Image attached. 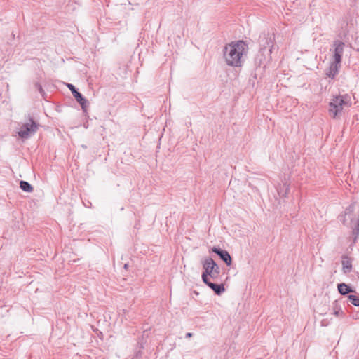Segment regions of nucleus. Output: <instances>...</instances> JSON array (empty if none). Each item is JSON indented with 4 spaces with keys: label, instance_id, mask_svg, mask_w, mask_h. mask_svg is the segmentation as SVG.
<instances>
[{
    "label": "nucleus",
    "instance_id": "f03ea898",
    "mask_svg": "<svg viewBox=\"0 0 359 359\" xmlns=\"http://www.w3.org/2000/svg\"><path fill=\"white\" fill-rule=\"evenodd\" d=\"M351 106V96L348 94L333 96L329 102L328 113L331 118L339 119L344 108Z\"/></svg>",
    "mask_w": 359,
    "mask_h": 359
},
{
    "label": "nucleus",
    "instance_id": "dca6fc26",
    "mask_svg": "<svg viewBox=\"0 0 359 359\" xmlns=\"http://www.w3.org/2000/svg\"><path fill=\"white\" fill-rule=\"evenodd\" d=\"M20 187L22 191L27 193H31L34 189L32 185L29 182L24 180H21L20 182Z\"/></svg>",
    "mask_w": 359,
    "mask_h": 359
},
{
    "label": "nucleus",
    "instance_id": "412c9836",
    "mask_svg": "<svg viewBox=\"0 0 359 359\" xmlns=\"http://www.w3.org/2000/svg\"><path fill=\"white\" fill-rule=\"evenodd\" d=\"M353 211V207L352 205H350L348 208L345 210V215L351 214Z\"/></svg>",
    "mask_w": 359,
    "mask_h": 359
},
{
    "label": "nucleus",
    "instance_id": "423d86ee",
    "mask_svg": "<svg viewBox=\"0 0 359 359\" xmlns=\"http://www.w3.org/2000/svg\"><path fill=\"white\" fill-rule=\"evenodd\" d=\"M333 61L341 62L342 61V56L344 50L345 43L340 40H335L333 42Z\"/></svg>",
    "mask_w": 359,
    "mask_h": 359
},
{
    "label": "nucleus",
    "instance_id": "4468645a",
    "mask_svg": "<svg viewBox=\"0 0 359 359\" xmlns=\"http://www.w3.org/2000/svg\"><path fill=\"white\" fill-rule=\"evenodd\" d=\"M290 190L289 184L284 183L282 186L277 188V191L280 197H286Z\"/></svg>",
    "mask_w": 359,
    "mask_h": 359
},
{
    "label": "nucleus",
    "instance_id": "aec40b11",
    "mask_svg": "<svg viewBox=\"0 0 359 359\" xmlns=\"http://www.w3.org/2000/svg\"><path fill=\"white\" fill-rule=\"evenodd\" d=\"M353 235H355L354 241H355L358 236H359V219L358 220L355 228L353 230Z\"/></svg>",
    "mask_w": 359,
    "mask_h": 359
},
{
    "label": "nucleus",
    "instance_id": "39448f33",
    "mask_svg": "<svg viewBox=\"0 0 359 359\" xmlns=\"http://www.w3.org/2000/svg\"><path fill=\"white\" fill-rule=\"evenodd\" d=\"M214 260L211 257H207L203 261H202V265L203 271L202 273V280L205 281L209 280L208 277L214 279V276H212V267L214 266Z\"/></svg>",
    "mask_w": 359,
    "mask_h": 359
},
{
    "label": "nucleus",
    "instance_id": "9d476101",
    "mask_svg": "<svg viewBox=\"0 0 359 359\" xmlns=\"http://www.w3.org/2000/svg\"><path fill=\"white\" fill-rule=\"evenodd\" d=\"M203 282L208 287H209L210 289H212L214 291V292L215 293V294H217V295H221L225 291L224 285L222 283H221V284L215 283L211 282L210 280V279L203 281Z\"/></svg>",
    "mask_w": 359,
    "mask_h": 359
},
{
    "label": "nucleus",
    "instance_id": "4be33fe9",
    "mask_svg": "<svg viewBox=\"0 0 359 359\" xmlns=\"http://www.w3.org/2000/svg\"><path fill=\"white\" fill-rule=\"evenodd\" d=\"M192 336H193V333H191V332H187V333L186 334V335H185V337H186V338H190V337H191Z\"/></svg>",
    "mask_w": 359,
    "mask_h": 359
},
{
    "label": "nucleus",
    "instance_id": "6ab92c4d",
    "mask_svg": "<svg viewBox=\"0 0 359 359\" xmlns=\"http://www.w3.org/2000/svg\"><path fill=\"white\" fill-rule=\"evenodd\" d=\"M35 88L39 90L40 94L43 97L44 95L46 94V93H45L44 90L43 89L42 86L39 83L36 82L35 83Z\"/></svg>",
    "mask_w": 359,
    "mask_h": 359
},
{
    "label": "nucleus",
    "instance_id": "f3484780",
    "mask_svg": "<svg viewBox=\"0 0 359 359\" xmlns=\"http://www.w3.org/2000/svg\"><path fill=\"white\" fill-rule=\"evenodd\" d=\"M348 300L353 305L359 306V296L355 294H349L348 295Z\"/></svg>",
    "mask_w": 359,
    "mask_h": 359
},
{
    "label": "nucleus",
    "instance_id": "5701e85b",
    "mask_svg": "<svg viewBox=\"0 0 359 359\" xmlns=\"http://www.w3.org/2000/svg\"><path fill=\"white\" fill-rule=\"evenodd\" d=\"M124 268H125V269H127V268H128V264H124Z\"/></svg>",
    "mask_w": 359,
    "mask_h": 359
},
{
    "label": "nucleus",
    "instance_id": "7ed1b4c3",
    "mask_svg": "<svg viewBox=\"0 0 359 359\" xmlns=\"http://www.w3.org/2000/svg\"><path fill=\"white\" fill-rule=\"evenodd\" d=\"M39 127V123L32 117H30L28 123H25L21 126L18 132V135L22 140H27L37 131Z\"/></svg>",
    "mask_w": 359,
    "mask_h": 359
},
{
    "label": "nucleus",
    "instance_id": "1a4fd4ad",
    "mask_svg": "<svg viewBox=\"0 0 359 359\" xmlns=\"http://www.w3.org/2000/svg\"><path fill=\"white\" fill-rule=\"evenodd\" d=\"M341 62H337L335 61H332L330 62L329 68L325 70V75L332 79H334L336 76L338 74L339 69L341 67Z\"/></svg>",
    "mask_w": 359,
    "mask_h": 359
},
{
    "label": "nucleus",
    "instance_id": "0eeeda50",
    "mask_svg": "<svg viewBox=\"0 0 359 359\" xmlns=\"http://www.w3.org/2000/svg\"><path fill=\"white\" fill-rule=\"evenodd\" d=\"M273 41L274 36H271L269 33H264L259 37L260 50L264 51L266 48H269V51L271 53L273 47Z\"/></svg>",
    "mask_w": 359,
    "mask_h": 359
},
{
    "label": "nucleus",
    "instance_id": "f8f14e48",
    "mask_svg": "<svg viewBox=\"0 0 359 359\" xmlns=\"http://www.w3.org/2000/svg\"><path fill=\"white\" fill-rule=\"evenodd\" d=\"M342 269L344 273H348L352 270V261L348 256L344 255L342 256Z\"/></svg>",
    "mask_w": 359,
    "mask_h": 359
},
{
    "label": "nucleus",
    "instance_id": "f257e3e1",
    "mask_svg": "<svg viewBox=\"0 0 359 359\" xmlns=\"http://www.w3.org/2000/svg\"><path fill=\"white\" fill-rule=\"evenodd\" d=\"M248 44L243 40L233 41L225 46L224 48V57L229 66L241 67L243 60L242 57L248 50Z\"/></svg>",
    "mask_w": 359,
    "mask_h": 359
},
{
    "label": "nucleus",
    "instance_id": "2eb2a0df",
    "mask_svg": "<svg viewBox=\"0 0 359 359\" xmlns=\"http://www.w3.org/2000/svg\"><path fill=\"white\" fill-rule=\"evenodd\" d=\"M332 309L334 314L337 317H344V312L342 311L340 305L337 300H335L332 304Z\"/></svg>",
    "mask_w": 359,
    "mask_h": 359
},
{
    "label": "nucleus",
    "instance_id": "9b49d317",
    "mask_svg": "<svg viewBox=\"0 0 359 359\" xmlns=\"http://www.w3.org/2000/svg\"><path fill=\"white\" fill-rule=\"evenodd\" d=\"M266 57L264 56V51L259 50L258 54L255 57V65L257 67V69H264L266 67L265 64Z\"/></svg>",
    "mask_w": 359,
    "mask_h": 359
},
{
    "label": "nucleus",
    "instance_id": "6e6552de",
    "mask_svg": "<svg viewBox=\"0 0 359 359\" xmlns=\"http://www.w3.org/2000/svg\"><path fill=\"white\" fill-rule=\"evenodd\" d=\"M211 252L215 253L219 258L228 266L232 264V258L228 251L220 248L219 247L214 246L211 249Z\"/></svg>",
    "mask_w": 359,
    "mask_h": 359
},
{
    "label": "nucleus",
    "instance_id": "a211bd4d",
    "mask_svg": "<svg viewBox=\"0 0 359 359\" xmlns=\"http://www.w3.org/2000/svg\"><path fill=\"white\" fill-rule=\"evenodd\" d=\"M214 266L212 267V276L214 279L217 278L220 273V269L217 263L214 261Z\"/></svg>",
    "mask_w": 359,
    "mask_h": 359
},
{
    "label": "nucleus",
    "instance_id": "ddd939ff",
    "mask_svg": "<svg viewBox=\"0 0 359 359\" xmlns=\"http://www.w3.org/2000/svg\"><path fill=\"white\" fill-rule=\"evenodd\" d=\"M337 289L341 295H346L349 293L355 292V290L351 286L344 283H339L337 285Z\"/></svg>",
    "mask_w": 359,
    "mask_h": 359
},
{
    "label": "nucleus",
    "instance_id": "20e7f679",
    "mask_svg": "<svg viewBox=\"0 0 359 359\" xmlns=\"http://www.w3.org/2000/svg\"><path fill=\"white\" fill-rule=\"evenodd\" d=\"M67 87L71 90L75 100L80 104L83 112H86L88 104V100L78 90V89L73 84L68 83Z\"/></svg>",
    "mask_w": 359,
    "mask_h": 359
}]
</instances>
